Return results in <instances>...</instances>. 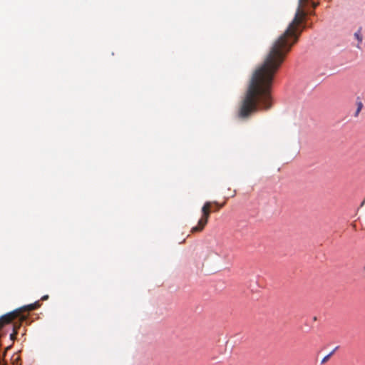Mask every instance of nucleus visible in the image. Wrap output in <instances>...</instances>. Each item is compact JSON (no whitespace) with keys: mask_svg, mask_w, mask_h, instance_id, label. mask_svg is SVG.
I'll return each mask as SVG.
<instances>
[{"mask_svg":"<svg viewBox=\"0 0 365 365\" xmlns=\"http://www.w3.org/2000/svg\"><path fill=\"white\" fill-rule=\"evenodd\" d=\"M39 307H40L39 302H36L34 304H29L28 306L24 307L22 308H20L19 309H21V312H22L23 311L34 310V309H37Z\"/></svg>","mask_w":365,"mask_h":365,"instance_id":"20e7f679","label":"nucleus"},{"mask_svg":"<svg viewBox=\"0 0 365 365\" xmlns=\"http://www.w3.org/2000/svg\"><path fill=\"white\" fill-rule=\"evenodd\" d=\"M334 350L332 351L330 354H329L327 356H326L322 360V363L324 364L329 359V357L334 354Z\"/></svg>","mask_w":365,"mask_h":365,"instance_id":"6e6552de","label":"nucleus"},{"mask_svg":"<svg viewBox=\"0 0 365 365\" xmlns=\"http://www.w3.org/2000/svg\"><path fill=\"white\" fill-rule=\"evenodd\" d=\"M318 4H319L318 3L313 2L312 3L313 8L315 9L318 6Z\"/></svg>","mask_w":365,"mask_h":365,"instance_id":"f8f14e48","label":"nucleus"},{"mask_svg":"<svg viewBox=\"0 0 365 365\" xmlns=\"http://www.w3.org/2000/svg\"><path fill=\"white\" fill-rule=\"evenodd\" d=\"M213 205L215 206L213 211L217 212L225 205V203L220 204L216 201L205 202L202 207V216L198 220L197 225L191 228V233L201 232L204 230L208 222Z\"/></svg>","mask_w":365,"mask_h":365,"instance_id":"f03ea898","label":"nucleus"},{"mask_svg":"<svg viewBox=\"0 0 365 365\" xmlns=\"http://www.w3.org/2000/svg\"><path fill=\"white\" fill-rule=\"evenodd\" d=\"M21 327V323L19 322L18 324H14V327H13V333H11L10 334V339L11 341H14L16 337V335L18 334V329L20 328Z\"/></svg>","mask_w":365,"mask_h":365,"instance_id":"39448f33","label":"nucleus"},{"mask_svg":"<svg viewBox=\"0 0 365 365\" xmlns=\"http://www.w3.org/2000/svg\"><path fill=\"white\" fill-rule=\"evenodd\" d=\"M48 299V295H44L41 297V300H46Z\"/></svg>","mask_w":365,"mask_h":365,"instance_id":"9d476101","label":"nucleus"},{"mask_svg":"<svg viewBox=\"0 0 365 365\" xmlns=\"http://www.w3.org/2000/svg\"><path fill=\"white\" fill-rule=\"evenodd\" d=\"M19 318L21 322L26 319V317L21 315V309H16L13 312L7 313L0 317V329L6 324H10L15 319Z\"/></svg>","mask_w":365,"mask_h":365,"instance_id":"7ed1b4c3","label":"nucleus"},{"mask_svg":"<svg viewBox=\"0 0 365 365\" xmlns=\"http://www.w3.org/2000/svg\"><path fill=\"white\" fill-rule=\"evenodd\" d=\"M307 1L299 0L294 19L273 43L263 63L253 73L241 103H272L271 88L274 76L306 28L307 13L304 6Z\"/></svg>","mask_w":365,"mask_h":365,"instance_id":"f257e3e1","label":"nucleus"},{"mask_svg":"<svg viewBox=\"0 0 365 365\" xmlns=\"http://www.w3.org/2000/svg\"><path fill=\"white\" fill-rule=\"evenodd\" d=\"M361 28L354 34L355 38L358 40L359 43L362 41V35L361 34Z\"/></svg>","mask_w":365,"mask_h":365,"instance_id":"423d86ee","label":"nucleus"},{"mask_svg":"<svg viewBox=\"0 0 365 365\" xmlns=\"http://www.w3.org/2000/svg\"><path fill=\"white\" fill-rule=\"evenodd\" d=\"M363 108V103L361 101L357 102V109L355 113V116H358L359 113L361 112V109Z\"/></svg>","mask_w":365,"mask_h":365,"instance_id":"0eeeda50","label":"nucleus"},{"mask_svg":"<svg viewBox=\"0 0 365 365\" xmlns=\"http://www.w3.org/2000/svg\"><path fill=\"white\" fill-rule=\"evenodd\" d=\"M10 348H11V346H8L6 348V349H5V351H4V356H5V355H6V351H7Z\"/></svg>","mask_w":365,"mask_h":365,"instance_id":"9b49d317","label":"nucleus"},{"mask_svg":"<svg viewBox=\"0 0 365 365\" xmlns=\"http://www.w3.org/2000/svg\"><path fill=\"white\" fill-rule=\"evenodd\" d=\"M13 360H14V362H13L14 365H16V364L17 365V361L19 360V357L16 356V359H14Z\"/></svg>","mask_w":365,"mask_h":365,"instance_id":"1a4fd4ad","label":"nucleus"}]
</instances>
